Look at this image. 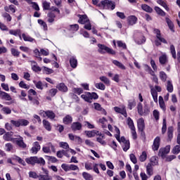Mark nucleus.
I'll use <instances>...</instances> for the list:
<instances>
[{
	"label": "nucleus",
	"mask_w": 180,
	"mask_h": 180,
	"mask_svg": "<svg viewBox=\"0 0 180 180\" xmlns=\"http://www.w3.org/2000/svg\"><path fill=\"white\" fill-rule=\"evenodd\" d=\"M141 8L143 11H145V12H148L149 13H151V12H153V8L147 4H143L141 6Z\"/></svg>",
	"instance_id": "obj_46"
},
{
	"label": "nucleus",
	"mask_w": 180,
	"mask_h": 180,
	"mask_svg": "<svg viewBox=\"0 0 180 180\" xmlns=\"http://www.w3.org/2000/svg\"><path fill=\"white\" fill-rule=\"evenodd\" d=\"M42 6L45 11H50V3L49 2L44 1L42 3Z\"/></svg>",
	"instance_id": "obj_62"
},
{
	"label": "nucleus",
	"mask_w": 180,
	"mask_h": 180,
	"mask_svg": "<svg viewBox=\"0 0 180 180\" xmlns=\"http://www.w3.org/2000/svg\"><path fill=\"white\" fill-rule=\"evenodd\" d=\"M149 164H150V165H152L153 167L155 166V165H158V158L157 156H153L150 159Z\"/></svg>",
	"instance_id": "obj_39"
},
{
	"label": "nucleus",
	"mask_w": 180,
	"mask_h": 180,
	"mask_svg": "<svg viewBox=\"0 0 180 180\" xmlns=\"http://www.w3.org/2000/svg\"><path fill=\"white\" fill-rule=\"evenodd\" d=\"M138 129L139 131H143L144 130L145 124H144V119L140 118L137 121Z\"/></svg>",
	"instance_id": "obj_24"
},
{
	"label": "nucleus",
	"mask_w": 180,
	"mask_h": 180,
	"mask_svg": "<svg viewBox=\"0 0 180 180\" xmlns=\"http://www.w3.org/2000/svg\"><path fill=\"white\" fill-rule=\"evenodd\" d=\"M82 176L86 180H92V176H91V174H89L85 172L82 173Z\"/></svg>",
	"instance_id": "obj_63"
},
{
	"label": "nucleus",
	"mask_w": 180,
	"mask_h": 180,
	"mask_svg": "<svg viewBox=\"0 0 180 180\" xmlns=\"http://www.w3.org/2000/svg\"><path fill=\"white\" fill-rule=\"evenodd\" d=\"M70 64L72 68H75L78 65V60H77V58L74 56L70 58Z\"/></svg>",
	"instance_id": "obj_30"
},
{
	"label": "nucleus",
	"mask_w": 180,
	"mask_h": 180,
	"mask_svg": "<svg viewBox=\"0 0 180 180\" xmlns=\"http://www.w3.org/2000/svg\"><path fill=\"white\" fill-rule=\"evenodd\" d=\"M61 168L65 171V172H68L70 171H79V167L75 165H68L63 163L61 165Z\"/></svg>",
	"instance_id": "obj_7"
},
{
	"label": "nucleus",
	"mask_w": 180,
	"mask_h": 180,
	"mask_svg": "<svg viewBox=\"0 0 180 180\" xmlns=\"http://www.w3.org/2000/svg\"><path fill=\"white\" fill-rule=\"evenodd\" d=\"M153 165H151V163H148L146 166V172L149 176H151L153 174H154L153 169Z\"/></svg>",
	"instance_id": "obj_38"
},
{
	"label": "nucleus",
	"mask_w": 180,
	"mask_h": 180,
	"mask_svg": "<svg viewBox=\"0 0 180 180\" xmlns=\"http://www.w3.org/2000/svg\"><path fill=\"white\" fill-rule=\"evenodd\" d=\"M127 123L129 129H136V127H134V122H133V120H131V118L129 117L127 119Z\"/></svg>",
	"instance_id": "obj_60"
},
{
	"label": "nucleus",
	"mask_w": 180,
	"mask_h": 180,
	"mask_svg": "<svg viewBox=\"0 0 180 180\" xmlns=\"http://www.w3.org/2000/svg\"><path fill=\"white\" fill-rule=\"evenodd\" d=\"M41 71L44 72V74L49 75V74H53L54 71H53V69H50L46 66H43L41 68Z\"/></svg>",
	"instance_id": "obj_40"
},
{
	"label": "nucleus",
	"mask_w": 180,
	"mask_h": 180,
	"mask_svg": "<svg viewBox=\"0 0 180 180\" xmlns=\"http://www.w3.org/2000/svg\"><path fill=\"white\" fill-rule=\"evenodd\" d=\"M167 89L168 92H174V86L172 85V82H171V81H167Z\"/></svg>",
	"instance_id": "obj_54"
},
{
	"label": "nucleus",
	"mask_w": 180,
	"mask_h": 180,
	"mask_svg": "<svg viewBox=\"0 0 180 180\" xmlns=\"http://www.w3.org/2000/svg\"><path fill=\"white\" fill-rule=\"evenodd\" d=\"M99 79L103 82L104 84H105V85H110V81L109 80V79H108V77H105V76H102L100 77Z\"/></svg>",
	"instance_id": "obj_55"
},
{
	"label": "nucleus",
	"mask_w": 180,
	"mask_h": 180,
	"mask_svg": "<svg viewBox=\"0 0 180 180\" xmlns=\"http://www.w3.org/2000/svg\"><path fill=\"white\" fill-rule=\"evenodd\" d=\"M3 137L4 140L6 141H12V143H15V138H12V133L11 132H6Z\"/></svg>",
	"instance_id": "obj_22"
},
{
	"label": "nucleus",
	"mask_w": 180,
	"mask_h": 180,
	"mask_svg": "<svg viewBox=\"0 0 180 180\" xmlns=\"http://www.w3.org/2000/svg\"><path fill=\"white\" fill-rule=\"evenodd\" d=\"M25 162L27 164L30 165H36V156L30 157L25 159Z\"/></svg>",
	"instance_id": "obj_31"
},
{
	"label": "nucleus",
	"mask_w": 180,
	"mask_h": 180,
	"mask_svg": "<svg viewBox=\"0 0 180 180\" xmlns=\"http://www.w3.org/2000/svg\"><path fill=\"white\" fill-rule=\"evenodd\" d=\"M39 180H53V177L49 174H41L39 175Z\"/></svg>",
	"instance_id": "obj_47"
},
{
	"label": "nucleus",
	"mask_w": 180,
	"mask_h": 180,
	"mask_svg": "<svg viewBox=\"0 0 180 180\" xmlns=\"http://www.w3.org/2000/svg\"><path fill=\"white\" fill-rule=\"evenodd\" d=\"M146 160H147V152L143 151L139 156V161H141V162H144Z\"/></svg>",
	"instance_id": "obj_45"
},
{
	"label": "nucleus",
	"mask_w": 180,
	"mask_h": 180,
	"mask_svg": "<svg viewBox=\"0 0 180 180\" xmlns=\"http://www.w3.org/2000/svg\"><path fill=\"white\" fill-rule=\"evenodd\" d=\"M28 175L30 178H33L34 179H37V178H39V176L37 175V173H36V172H29Z\"/></svg>",
	"instance_id": "obj_57"
},
{
	"label": "nucleus",
	"mask_w": 180,
	"mask_h": 180,
	"mask_svg": "<svg viewBox=\"0 0 180 180\" xmlns=\"http://www.w3.org/2000/svg\"><path fill=\"white\" fill-rule=\"evenodd\" d=\"M154 33L155 34H156V37L158 39L155 41V46H161V43H164V44H167L168 42L167 41V40H165V39H164V37L161 36V32L160 31V30L155 29Z\"/></svg>",
	"instance_id": "obj_1"
},
{
	"label": "nucleus",
	"mask_w": 180,
	"mask_h": 180,
	"mask_svg": "<svg viewBox=\"0 0 180 180\" xmlns=\"http://www.w3.org/2000/svg\"><path fill=\"white\" fill-rule=\"evenodd\" d=\"M63 122L64 124H70L72 123V117L71 115H68L63 119Z\"/></svg>",
	"instance_id": "obj_32"
},
{
	"label": "nucleus",
	"mask_w": 180,
	"mask_h": 180,
	"mask_svg": "<svg viewBox=\"0 0 180 180\" xmlns=\"http://www.w3.org/2000/svg\"><path fill=\"white\" fill-rule=\"evenodd\" d=\"M119 143H122V148L124 151H127L130 148V141L126 140L124 136H122L119 140Z\"/></svg>",
	"instance_id": "obj_9"
},
{
	"label": "nucleus",
	"mask_w": 180,
	"mask_h": 180,
	"mask_svg": "<svg viewBox=\"0 0 180 180\" xmlns=\"http://www.w3.org/2000/svg\"><path fill=\"white\" fill-rule=\"evenodd\" d=\"M157 4H158L159 5H161V6H162L163 8H165V9L166 11H169V8L168 7V6L167 5V3H165V1H162V0H157Z\"/></svg>",
	"instance_id": "obj_44"
},
{
	"label": "nucleus",
	"mask_w": 180,
	"mask_h": 180,
	"mask_svg": "<svg viewBox=\"0 0 180 180\" xmlns=\"http://www.w3.org/2000/svg\"><path fill=\"white\" fill-rule=\"evenodd\" d=\"M9 34H12L13 36H15V37H19L20 39H22V32L20 31V30L18 29V30H9Z\"/></svg>",
	"instance_id": "obj_26"
},
{
	"label": "nucleus",
	"mask_w": 180,
	"mask_h": 180,
	"mask_svg": "<svg viewBox=\"0 0 180 180\" xmlns=\"http://www.w3.org/2000/svg\"><path fill=\"white\" fill-rule=\"evenodd\" d=\"M81 98L84 99L85 102H88L89 103H91L92 101L91 100V93L89 92H86L84 94H82L81 96Z\"/></svg>",
	"instance_id": "obj_23"
},
{
	"label": "nucleus",
	"mask_w": 180,
	"mask_h": 180,
	"mask_svg": "<svg viewBox=\"0 0 180 180\" xmlns=\"http://www.w3.org/2000/svg\"><path fill=\"white\" fill-rule=\"evenodd\" d=\"M4 11L8 13L12 12V13H15V12H16V7L12 4L10 6H4Z\"/></svg>",
	"instance_id": "obj_28"
},
{
	"label": "nucleus",
	"mask_w": 180,
	"mask_h": 180,
	"mask_svg": "<svg viewBox=\"0 0 180 180\" xmlns=\"http://www.w3.org/2000/svg\"><path fill=\"white\" fill-rule=\"evenodd\" d=\"M68 29L71 33H74L79 29V25L78 24L72 25L68 27Z\"/></svg>",
	"instance_id": "obj_35"
},
{
	"label": "nucleus",
	"mask_w": 180,
	"mask_h": 180,
	"mask_svg": "<svg viewBox=\"0 0 180 180\" xmlns=\"http://www.w3.org/2000/svg\"><path fill=\"white\" fill-rule=\"evenodd\" d=\"M138 113L141 116H147L150 113V108H148V105H146L143 109V104L141 103H139L138 106Z\"/></svg>",
	"instance_id": "obj_3"
},
{
	"label": "nucleus",
	"mask_w": 180,
	"mask_h": 180,
	"mask_svg": "<svg viewBox=\"0 0 180 180\" xmlns=\"http://www.w3.org/2000/svg\"><path fill=\"white\" fill-rule=\"evenodd\" d=\"M33 82L36 88H37V89H40L41 91L44 89V85L43 84V82H41V81H39V82L34 81Z\"/></svg>",
	"instance_id": "obj_42"
},
{
	"label": "nucleus",
	"mask_w": 180,
	"mask_h": 180,
	"mask_svg": "<svg viewBox=\"0 0 180 180\" xmlns=\"http://www.w3.org/2000/svg\"><path fill=\"white\" fill-rule=\"evenodd\" d=\"M180 152V145H176L172 150L173 154H179Z\"/></svg>",
	"instance_id": "obj_64"
},
{
	"label": "nucleus",
	"mask_w": 180,
	"mask_h": 180,
	"mask_svg": "<svg viewBox=\"0 0 180 180\" xmlns=\"http://www.w3.org/2000/svg\"><path fill=\"white\" fill-rule=\"evenodd\" d=\"M22 37L24 41H30V43H33V41H34V39L32 38L29 35H26L25 34H22Z\"/></svg>",
	"instance_id": "obj_41"
},
{
	"label": "nucleus",
	"mask_w": 180,
	"mask_h": 180,
	"mask_svg": "<svg viewBox=\"0 0 180 180\" xmlns=\"http://www.w3.org/2000/svg\"><path fill=\"white\" fill-rule=\"evenodd\" d=\"M114 110L117 113H120L124 117H127V112L126 111V107L124 106H122V108L115 107Z\"/></svg>",
	"instance_id": "obj_14"
},
{
	"label": "nucleus",
	"mask_w": 180,
	"mask_h": 180,
	"mask_svg": "<svg viewBox=\"0 0 180 180\" xmlns=\"http://www.w3.org/2000/svg\"><path fill=\"white\" fill-rule=\"evenodd\" d=\"M39 115L42 116V117H48L50 120H54V119H56V113L51 110L44 111L41 110L39 111Z\"/></svg>",
	"instance_id": "obj_6"
},
{
	"label": "nucleus",
	"mask_w": 180,
	"mask_h": 180,
	"mask_svg": "<svg viewBox=\"0 0 180 180\" xmlns=\"http://www.w3.org/2000/svg\"><path fill=\"white\" fill-rule=\"evenodd\" d=\"M171 151V146H166L165 148H162L159 150L158 156L162 158H167V154Z\"/></svg>",
	"instance_id": "obj_8"
},
{
	"label": "nucleus",
	"mask_w": 180,
	"mask_h": 180,
	"mask_svg": "<svg viewBox=\"0 0 180 180\" xmlns=\"http://www.w3.org/2000/svg\"><path fill=\"white\" fill-rule=\"evenodd\" d=\"M159 105L160 108H162V110L165 112L167 110V107L165 106V102H164V98L162 96H159Z\"/></svg>",
	"instance_id": "obj_29"
},
{
	"label": "nucleus",
	"mask_w": 180,
	"mask_h": 180,
	"mask_svg": "<svg viewBox=\"0 0 180 180\" xmlns=\"http://www.w3.org/2000/svg\"><path fill=\"white\" fill-rule=\"evenodd\" d=\"M12 160L13 161H17L18 164H21V165H23L24 167L26 165V162H25V160H23V159L20 158V157L18 155H13Z\"/></svg>",
	"instance_id": "obj_21"
},
{
	"label": "nucleus",
	"mask_w": 180,
	"mask_h": 180,
	"mask_svg": "<svg viewBox=\"0 0 180 180\" xmlns=\"http://www.w3.org/2000/svg\"><path fill=\"white\" fill-rule=\"evenodd\" d=\"M20 88H22L23 89H29L30 88V86L27 85L25 82L21 81L19 83Z\"/></svg>",
	"instance_id": "obj_59"
},
{
	"label": "nucleus",
	"mask_w": 180,
	"mask_h": 180,
	"mask_svg": "<svg viewBox=\"0 0 180 180\" xmlns=\"http://www.w3.org/2000/svg\"><path fill=\"white\" fill-rule=\"evenodd\" d=\"M41 148V146H40V143L38 141H35L32 143V148H31L30 152L32 154H37Z\"/></svg>",
	"instance_id": "obj_12"
},
{
	"label": "nucleus",
	"mask_w": 180,
	"mask_h": 180,
	"mask_svg": "<svg viewBox=\"0 0 180 180\" xmlns=\"http://www.w3.org/2000/svg\"><path fill=\"white\" fill-rule=\"evenodd\" d=\"M98 123H101L102 124V128L105 129L106 127V123H108V120L105 117L100 118L98 120Z\"/></svg>",
	"instance_id": "obj_49"
},
{
	"label": "nucleus",
	"mask_w": 180,
	"mask_h": 180,
	"mask_svg": "<svg viewBox=\"0 0 180 180\" xmlns=\"http://www.w3.org/2000/svg\"><path fill=\"white\" fill-rule=\"evenodd\" d=\"M35 164H40L41 165H45L46 161L43 158H37L35 156Z\"/></svg>",
	"instance_id": "obj_43"
},
{
	"label": "nucleus",
	"mask_w": 180,
	"mask_h": 180,
	"mask_svg": "<svg viewBox=\"0 0 180 180\" xmlns=\"http://www.w3.org/2000/svg\"><path fill=\"white\" fill-rule=\"evenodd\" d=\"M11 124H13V126H15V127H20V126L22 127H25V126H28L29 124V120H25V119H19L18 120H11Z\"/></svg>",
	"instance_id": "obj_5"
},
{
	"label": "nucleus",
	"mask_w": 180,
	"mask_h": 180,
	"mask_svg": "<svg viewBox=\"0 0 180 180\" xmlns=\"http://www.w3.org/2000/svg\"><path fill=\"white\" fill-rule=\"evenodd\" d=\"M155 11L158 15H160V16H165V12H164V11H162V9H161L160 7L155 6Z\"/></svg>",
	"instance_id": "obj_53"
},
{
	"label": "nucleus",
	"mask_w": 180,
	"mask_h": 180,
	"mask_svg": "<svg viewBox=\"0 0 180 180\" xmlns=\"http://www.w3.org/2000/svg\"><path fill=\"white\" fill-rule=\"evenodd\" d=\"M30 63L32 71H34V72H39V71H41V68L37 65V63H36V61L31 60Z\"/></svg>",
	"instance_id": "obj_20"
},
{
	"label": "nucleus",
	"mask_w": 180,
	"mask_h": 180,
	"mask_svg": "<svg viewBox=\"0 0 180 180\" xmlns=\"http://www.w3.org/2000/svg\"><path fill=\"white\" fill-rule=\"evenodd\" d=\"M11 53L13 57H19V56H20V52H19V51L15 48H12L11 49Z\"/></svg>",
	"instance_id": "obj_51"
},
{
	"label": "nucleus",
	"mask_w": 180,
	"mask_h": 180,
	"mask_svg": "<svg viewBox=\"0 0 180 180\" xmlns=\"http://www.w3.org/2000/svg\"><path fill=\"white\" fill-rule=\"evenodd\" d=\"M160 144H161V138H160V136H157L153 141L152 150L153 151H158V148H160Z\"/></svg>",
	"instance_id": "obj_11"
},
{
	"label": "nucleus",
	"mask_w": 180,
	"mask_h": 180,
	"mask_svg": "<svg viewBox=\"0 0 180 180\" xmlns=\"http://www.w3.org/2000/svg\"><path fill=\"white\" fill-rule=\"evenodd\" d=\"M170 53L173 58L175 60L176 58V51H175V46L174 45L170 46Z\"/></svg>",
	"instance_id": "obj_52"
},
{
	"label": "nucleus",
	"mask_w": 180,
	"mask_h": 180,
	"mask_svg": "<svg viewBox=\"0 0 180 180\" xmlns=\"http://www.w3.org/2000/svg\"><path fill=\"white\" fill-rule=\"evenodd\" d=\"M95 87L97 89H100L101 91H105V84H103V83H96L95 84Z\"/></svg>",
	"instance_id": "obj_50"
},
{
	"label": "nucleus",
	"mask_w": 180,
	"mask_h": 180,
	"mask_svg": "<svg viewBox=\"0 0 180 180\" xmlns=\"http://www.w3.org/2000/svg\"><path fill=\"white\" fill-rule=\"evenodd\" d=\"M150 94L153 96V99L155 103L158 102V92L156 91L155 89L153 87V86H150Z\"/></svg>",
	"instance_id": "obj_15"
},
{
	"label": "nucleus",
	"mask_w": 180,
	"mask_h": 180,
	"mask_svg": "<svg viewBox=\"0 0 180 180\" xmlns=\"http://www.w3.org/2000/svg\"><path fill=\"white\" fill-rule=\"evenodd\" d=\"M136 106V101H134V100H129L128 101V107L129 109H130V110H131V109H133V108H134Z\"/></svg>",
	"instance_id": "obj_61"
},
{
	"label": "nucleus",
	"mask_w": 180,
	"mask_h": 180,
	"mask_svg": "<svg viewBox=\"0 0 180 180\" xmlns=\"http://www.w3.org/2000/svg\"><path fill=\"white\" fill-rule=\"evenodd\" d=\"M44 127H45L46 130H48V131H51V124L50 122L46 120H44L42 121Z\"/></svg>",
	"instance_id": "obj_37"
},
{
	"label": "nucleus",
	"mask_w": 180,
	"mask_h": 180,
	"mask_svg": "<svg viewBox=\"0 0 180 180\" xmlns=\"http://www.w3.org/2000/svg\"><path fill=\"white\" fill-rule=\"evenodd\" d=\"M159 61H160V64H165L167 61V55L163 54L161 56H160Z\"/></svg>",
	"instance_id": "obj_56"
},
{
	"label": "nucleus",
	"mask_w": 180,
	"mask_h": 180,
	"mask_svg": "<svg viewBox=\"0 0 180 180\" xmlns=\"http://www.w3.org/2000/svg\"><path fill=\"white\" fill-rule=\"evenodd\" d=\"M137 17H136L135 15H129L127 18L128 25H130L131 26L136 25L137 23Z\"/></svg>",
	"instance_id": "obj_17"
},
{
	"label": "nucleus",
	"mask_w": 180,
	"mask_h": 180,
	"mask_svg": "<svg viewBox=\"0 0 180 180\" xmlns=\"http://www.w3.org/2000/svg\"><path fill=\"white\" fill-rule=\"evenodd\" d=\"M85 134L87 136V137H95V136L99 134V131L95 129L92 131H86Z\"/></svg>",
	"instance_id": "obj_27"
},
{
	"label": "nucleus",
	"mask_w": 180,
	"mask_h": 180,
	"mask_svg": "<svg viewBox=\"0 0 180 180\" xmlns=\"http://www.w3.org/2000/svg\"><path fill=\"white\" fill-rule=\"evenodd\" d=\"M72 131H78L82 129V124L80 122H73L71 125Z\"/></svg>",
	"instance_id": "obj_16"
},
{
	"label": "nucleus",
	"mask_w": 180,
	"mask_h": 180,
	"mask_svg": "<svg viewBox=\"0 0 180 180\" xmlns=\"http://www.w3.org/2000/svg\"><path fill=\"white\" fill-rule=\"evenodd\" d=\"M13 143H15L21 148H26V143L23 141V137L20 136H17V138H15V142Z\"/></svg>",
	"instance_id": "obj_10"
},
{
	"label": "nucleus",
	"mask_w": 180,
	"mask_h": 180,
	"mask_svg": "<svg viewBox=\"0 0 180 180\" xmlns=\"http://www.w3.org/2000/svg\"><path fill=\"white\" fill-rule=\"evenodd\" d=\"M57 89L58 91H60V92H68V87L66 86V85L64 83H60L56 86Z\"/></svg>",
	"instance_id": "obj_25"
},
{
	"label": "nucleus",
	"mask_w": 180,
	"mask_h": 180,
	"mask_svg": "<svg viewBox=\"0 0 180 180\" xmlns=\"http://www.w3.org/2000/svg\"><path fill=\"white\" fill-rule=\"evenodd\" d=\"M98 6L101 8H103V9H110L111 11H113L116 6L115 4L109 0H104L101 2V4H98Z\"/></svg>",
	"instance_id": "obj_2"
},
{
	"label": "nucleus",
	"mask_w": 180,
	"mask_h": 180,
	"mask_svg": "<svg viewBox=\"0 0 180 180\" xmlns=\"http://www.w3.org/2000/svg\"><path fill=\"white\" fill-rule=\"evenodd\" d=\"M112 64H114V65H116V67H117L120 70H126V66H124V65H123V63H120L119 60H112Z\"/></svg>",
	"instance_id": "obj_34"
},
{
	"label": "nucleus",
	"mask_w": 180,
	"mask_h": 180,
	"mask_svg": "<svg viewBox=\"0 0 180 180\" xmlns=\"http://www.w3.org/2000/svg\"><path fill=\"white\" fill-rule=\"evenodd\" d=\"M98 53H101V54H105V53H108V54H112V55L116 54V52L113 49L105 45L98 44Z\"/></svg>",
	"instance_id": "obj_4"
},
{
	"label": "nucleus",
	"mask_w": 180,
	"mask_h": 180,
	"mask_svg": "<svg viewBox=\"0 0 180 180\" xmlns=\"http://www.w3.org/2000/svg\"><path fill=\"white\" fill-rule=\"evenodd\" d=\"M58 92V90L57 89H51L47 91V94L49 95V96L53 97V96H56Z\"/></svg>",
	"instance_id": "obj_48"
},
{
	"label": "nucleus",
	"mask_w": 180,
	"mask_h": 180,
	"mask_svg": "<svg viewBox=\"0 0 180 180\" xmlns=\"http://www.w3.org/2000/svg\"><path fill=\"white\" fill-rule=\"evenodd\" d=\"M78 17L79 18L78 22L81 23V25H84L85 23H88V22H89V19L86 15H79Z\"/></svg>",
	"instance_id": "obj_19"
},
{
	"label": "nucleus",
	"mask_w": 180,
	"mask_h": 180,
	"mask_svg": "<svg viewBox=\"0 0 180 180\" xmlns=\"http://www.w3.org/2000/svg\"><path fill=\"white\" fill-rule=\"evenodd\" d=\"M96 141L98 143H100L102 146H106V141L103 140L105 139V134H102V132L98 131V134L96 135Z\"/></svg>",
	"instance_id": "obj_13"
},
{
	"label": "nucleus",
	"mask_w": 180,
	"mask_h": 180,
	"mask_svg": "<svg viewBox=\"0 0 180 180\" xmlns=\"http://www.w3.org/2000/svg\"><path fill=\"white\" fill-rule=\"evenodd\" d=\"M0 98L1 99H4V101H11L12 99L9 94L2 91H0Z\"/></svg>",
	"instance_id": "obj_18"
},
{
	"label": "nucleus",
	"mask_w": 180,
	"mask_h": 180,
	"mask_svg": "<svg viewBox=\"0 0 180 180\" xmlns=\"http://www.w3.org/2000/svg\"><path fill=\"white\" fill-rule=\"evenodd\" d=\"M2 16L4 19H6L7 22H11L12 20V17L8 13H3Z\"/></svg>",
	"instance_id": "obj_58"
},
{
	"label": "nucleus",
	"mask_w": 180,
	"mask_h": 180,
	"mask_svg": "<svg viewBox=\"0 0 180 180\" xmlns=\"http://www.w3.org/2000/svg\"><path fill=\"white\" fill-rule=\"evenodd\" d=\"M167 136H168V139L169 141L172 140V138L174 137V127H169L167 130Z\"/></svg>",
	"instance_id": "obj_36"
},
{
	"label": "nucleus",
	"mask_w": 180,
	"mask_h": 180,
	"mask_svg": "<svg viewBox=\"0 0 180 180\" xmlns=\"http://www.w3.org/2000/svg\"><path fill=\"white\" fill-rule=\"evenodd\" d=\"M47 16L49 23H53L56 19V14L53 11H51L48 13Z\"/></svg>",
	"instance_id": "obj_33"
}]
</instances>
